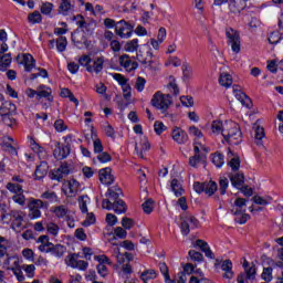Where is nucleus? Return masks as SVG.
<instances>
[{"label": "nucleus", "instance_id": "obj_53", "mask_svg": "<svg viewBox=\"0 0 283 283\" xmlns=\"http://www.w3.org/2000/svg\"><path fill=\"white\" fill-rule=\"evenodd\" d=\"M46 231L50 233V235H53V238H56L59 235V231H61V228L54 222H50L46 224Z\"/></svg>", "mask_w": 283, "mask_h": 283}, {"label": "nucleus", "instance_id": "obj_55", "mask_svg": "<svg viewBox=\"0 0 283 283\" xmlns=\"http://www.w3.org/2000/svg\"><path fill=\"white\" fill-rule=\"evenodd\" d=\"M271 200H273V198H271V197H266V198H263L261 196L253 197V202L255 205H261L263 207H266V205H271Z\"/></svg>", "mask_w": 283, "mask_h": 283}, {"label": "nucleus", "instance_id": "obj_38", "mask_svg": "<svg viewBox=\"0 0 283 283\" xmlns=\"http://www.w3.org/2000/svg\"><path fill=\"white\" fill-rule=\"evenodd\" d=\"M12 63V54L7 53L1 56L0 59V71L6 72L8 67H10V64Z\"/></svg>", "mask_w": 283, "mask_h": 283}, {"label": "nucleus", "instance_id": "obj_56", "mask_svg": "<svg viewBox=\"0 0 283 283\" xmlns=\"http://www.w3.org/2000/svg\"><path fill=\"white\" fill-rule=\"evenodd\" d=\"M212 163L218 167V169H220V167L224 165V155L216 153L212 157Z\"/></svg>", "mask_w": 283, "mask_h": 283}, {"label": "nucleus", "instance_id": "obj_5", "mask_svg": "<svg viewBox=\"0 0 283 283\" xmlns=\"http://www.w3.org/2000/svg\"><path fill=\"white\" fill-rule=\"evenodd\" d=\"M28 209L30 220H39L41 218V209H48V203L41 199L29 198Z\"/></svg>", "mask_w": 283, "mask_h": 283}, {"label": "nucleus", "instance_id": "obj_32", "mask_svg": "<svg viewBox=\"0 0 283 283\" xmlns=\"http://www.w3.org/2000/svg\"><path fill=\"white\" fill-rule=\"evenodd\" d=\"M244 211L247 210H235L234 211V222H237L238 224H247V222H249V218H251V216H249L248 213H244Z\"/></svg>", "mask_w": 283, "mask_h": 283}, {"label": "nucleus", "instance_id": "obj_15", "mask_svg": "<svg viewBox=\"0 0 283 283\" xmlns=\"http://www.w3.org/2000/svg\"><path fill=\"white\" fill-rule=\"evenodd\" d=\"M247 9V2L244 0H230L229 1V11L230 14H234V17H240L242 11Z\"/></svg>", "mask_w": 283, "mask_h": 283}, {"label": "nucleus", "instance_id": "obj_16", "mask_svg": "<svg viewBox=\"0 0 283 283\" xmlns=\"http://www.w3.org/2000/svg\"><path fill=\"white\" fill-rule=\"evenodd\" d=\"M149 149H151V145L146 136L140 137L139 144H135V151L139 158H145V154L149 151Z\"/></svg>", "mask_w": 283, "mask_h": 283}, {"label": "nucleus", "instance_id": "obj_42", "mask_svg": "<svg viewBox=\"0 0 283 283\" xmlns=\"http://www.w3.org/2000/svg\"><path fill=\"white\" fill-rule=\"evenodd\" d=\"M8 247H10V241L6 237L0 235V259L8 255Z\"/></svg>", "mask_w": 283, "mask_h": 283}, {"label": "nucleus", "instance_id": "obj_9", "mask_svg": "<svg viewBox=\"0 0 283 283\" xmlns=\"http://www.w3.org/2000/svg\"><path fill=\"white\" fill-rule=\"evenodd\" d=\"M70 171H71V168L67 165V163H63L57 169L52 170L50 178L51 180H56L57 182H62L63 178H66V176H70Z\"/></svg>", "mask_w": 283, "mask_h": 283}, {"label": "nucleus", "instance_id": "obj_23", "mask_svg": "<svg viewBox=\"0 0 283 283\" xmlns=\"http://www.w3.org/2000/svg\"><path fill=\"white\" fill-rule=\"evenodd\" d=\"M48 171H50V166L48 161H41L40 165L36 166L34 176L36 180H43L45 176H48Z\"/></svg>", "mask_w": 283, "mask_h": 283}, {"label": "nucleus", "instance_id": "obj_36", "mask_svg": "<svg viewBox=\"0 0 283 283\" xmlns=\"http://www.w3.org/2000/svg\"><path fill=\"white\" fill-rule=\"evenodd\" d=\"M67 212L69 210L65 206H54L51 208V213H53L55 218H65Z\"/></svg>", "mask_w": 283, "mask_h": 283}, {"label": "nucleus", "instance_id": "obj_35", "mask_svg": "<svg viewBox=\"0 0 283 283\" xmlns=\"http://www.w3.org/2000/svg\"><path fill=\"white\" fill-rule=\"evenodd\" d=\"M12 143H14V139H12L11 137L7 136L2 138V144H3V147H6L7 151H9L11 156H17V148L12 146Z\"/></svg>", "mask_w": 283, "mask_h": 283}, {"label": "nucleus", "instance_id": "obj_48", "mask_svg": "<svg viewBox=\"0 0 283 283\" xmlns=\"http://www.w3.org/2000/svg\"><path fill=\"white\" fill-rule=\"evenodd\" d=\"M77 200L82 213H87V205L91 202L90 197L87 195H83Z\"/></svg>", "mask_w": 283, "mask_h": 283}, {"label": "nucleus", "instance_id": "obj_39", "mask_svg": "<svg viewBox=\"0 0 283 283\" xmlns=\"http://www.w3.org/2000/svg\"><path fill=\"white\" fill-rule=\"evenodd\" d=\"M13 114L14 113H0V123H3L7 127H12L14 125Z\"/></svg>", "mask_w": 283, "mask_h": 283}, {"label": "nucleus", "instance_id": "obj_41", "mask_svg": "<svg viewBox=\"0 0 283 283\" xmlns=\"http://www.w3.org/2000/svg\"><path fill=\"white\" fill-rule=\"evenodd\" d=\"M113 210L115 213H125L127 211V205L122 199L113 201Z\"/></svg>", "mask_w": 283, "mask_h": 283}, {"label": "nucleus", "instance_id": "obj_49", "mask_svg": "<svg viewBox=\"0 0 283 283\" xmlns=\"http://www.w3.org/2000/svg\"><path fill=\"white\" fill-rule=\"evenodd\" d=\"M218 191V184L216 181L205 182V193L213 196Z\"/></svg>", "mask_w": 283, "mask_h": 283}, {"label": "nucleus", "instance_id": "obj_18", "mask_svg": "<svg viewBox=\"0 0 283 283\" xmlns=\"http://www.w3.org/2000/svg\"><path fill=\"white\" fill-rule=\"evenodd\" d=\"M72 12H74V3L70 0H61L57 8V14H62V17H70Z\"/></svg>", "mask_w": 283, "mask_h": 283}, {"label": "nucleus", "instance_id": "obj_12", "mask_svg": "<svg viewBox=\"0 0 283 283\" xmlns=\"http://www.w3.org/2000/svg\"><path fill=\"white\" fill-rule=\"evenodd\" d=\"M71 151H72V148L69 144L61 145V143L56 142L55 148L53 150V156L54 158H56V160H65V158L70 156Z\"/></svg>", "mask_w": 283, "mask_h": 283}, {"label": "nucleus", "instance_id": "obj_22", "mask_svg": "<svg viewBox=\"0 0 283 283\" xmlns=\"http://www.w3.org/2000/svg\"><path fill=\"white\" fill-rule=\"evenodd\" d=\"M104 65H105L104 56L95 57V60L93 61V65L87 66V72L90 73L94 72L96 74H101V72H103Z\"/></svg>", "mask_w": 283, "mask_h": 283}, {"label": "nucleus", "instance_id": "obj_1", "mask_svg": "<svg viewBox=\"0 0 283 283\" xmlns=\"http://www.w3.org/2000/svg\"><path fill=\"white\" fill-rule=\"evenodd\" d=\"M73 21H75L76 25L81 28V30L77 29L72 33L71 35L72 42L80 50L83 48H88L90 42H87V35H85V30L90 28V24H87V22L85 21V18L81 14L74 15Z\"/></svg>", "mask_w": 283, "mask_h": 283}, {"label": "nucleus", "instance_id": "obj_50", "mask_svg": "<svg viewBox=\"0 0 283 283\" xmlns=\"http://www.w3.org/2000/svg\"><path fill=\"white\" fill-rule=\"evenodd\" d=\"M78 258H80L78 253L69 254L65 259V264L71 266V269H74L78 262Z\"/></svg>", "mask_w": 283, "mask_h": 283}, {"label": "nucleus", "instance_id": "obj_3", "mask_svg": "<svg viewBox=\"0 0 283 283\" xmlns=\"http://www.w3.org/2000/svg\"><path fill=\"white\" fill-rule=\"evenodd\" d=\"M223 138L229 145H240L242 143V132L235 122H224Z\"/></svg>", "mask_w": 283, "mask_h": 283}, {"label": "nucleus", "instance_id": "obj_59", "mask_svg": "<svg viewBox=\"0 0 283 283\" xmlns=\"http://www.w3.org/2000/svg\"><path fill=\"white\" fill-rule=\"evenodd\" d=\"M96 159L102 164L111 163L112 155H109L107 151L97 153Z\"/></svg>", "mask_w": 283, "mask_h": 283}, {"label": "nucleus", "instance_id": "obj_30", "mask_svg": "<svg viewBox=\"0 0 283 283\" xmlns=\"http://www.w3.org/2000/svg\"><path fill=\"white\" fill-rule=\"evenodd\" d=\"M231 185L235 187V189H242L244 185V175L234 174L230 177Z\"/></svg>", "mask_w": 283, "mask_h": 283}, {"label": "nucleus", "instance_id": "obj_54", "mask_svg": "<svg viewBox=\"0 0 283 283\" xmlns=\"http://www.w3.org/2000/svg\"><path fill=\"white\" fill-rule=\"evenodd\" d=\"M254 128H255L256 145H262V138H264L265 136L264 128L261 126H258L256 124H254Z\"/></svg>", "mask_w": 283, "mask_h": 283}, {"label": "nucleus", "instance_id": "obj_27", "mask_svg": "<svg viewBox=\"0 0 283 283\" xmlns=\"http://www.w3.org/2000/svg\"><path fill=\"white\" fill-rule=\"evenodd\" d=\"M29 146L31 147L32 151L38 154L39 158H45V156H48L45 148L39 145L32 137L29 138Z\"/></svg>", "mask_w": 283, "mask_h": 283}, {"label": "nucleus", "instance_id": "obj_64", "mask_svg": "<svg viewBox=\"0 0 283 283\" xmlns=\"http://www.w3.org/2000/svg\"><path fill=\"white\" fill-rule=\"evenodd\" d=\"M142 207L145 213H151V211H154V201L148 199L142 205Z\"/></svg>", "mask_w": 283, "mask_h": 283}, {"label": "nucleus", "instance_id": "obj_33", "mask_svg": "<svg viewBox=\"0 0 283 283\" xmlns=\"http://www.w3.org/2000/svg\"><path fill=\"white\" fill-rule=\"evenodd\" d=\"M53 11L54 3L45 1L40 4V12L41 14H44V17H52Z\"/></svg>", "mask_w": 283, "mask_h": 283}, {"label": "nucleus", "instance_id": "obj_25", "mask_svg": "<svg viewBox=\"0 0 283 283\" xmlns=\"http://www.w3.org/2000/svg\"><path fill=\"white\" fill-rule=\"evenodd\" d=\"M233 94L237 98V101H240L241 105H243V107H251V98L249 96H247V94H244L243 92H241L240 90H238V87L233 86Z\"/></svg>", "mask_w": 283, "mask_h": 283}, {"label": "nucleus", "instance_id": "obj_43", "mask_svg": "<svg viewBox=\"0 0 283 283\" xmlns=\"http://www.w3.org/2000/svg\"><path fill=\"white\" fill-rule=\"evenodd\" d=\"M6 188L8 191H10V193H13V196L24 192L23 186H21V184L8 182Z\"/></svg>", "mask_w": 283, "mask_h": 283}, {"label": "nucleus", "instance_id": "obj_20", "mask_svg": "<svg viewBox=\"0 0 283 283\" xmlns=\"http://www.w3.org/2000/svg\"><path fill=\"white\" fill-rule=\"evenodd\" d=\"M221 271L224 273L222 274V277L224 280H233L234 273H233V262L231 260H224L221 263Z\"/></svg>", "mask_w": 283, "mask_h": 283}, {"label": "nucleus", "instance_id": "obj_2", "mask_svg": "<svg viewBox=\"0 0 283 283\" xmlns=\"http://www.w3.org/2000/svg\"><path fill=\"white\" fill-rule=\"evenodd\" d=\"M1 218L2 220H10L11 229L15 231V233H21L25 229V213L21 210H11L8 212L6 210V206L1 208Z\"/></svg>", "mask_w": 283, "mask_h": 283}, {"label": "nucleus", "instance_id": "obj_34", "mask_svg": "<svg viewBox=\"0 0 283 283\" xmlns=\"http://www.w3.org/2000/svg\"><path fill=\"white\" fill-rule=\"evenodd\" d=\"M211 132L216 136L220 134L224 136V123H222L221 120H213L211 124Z\"/></svg>", "mask_w": 283, "mask_h": 283}, {"label": "nucleus", "instance_id": "obj_37", "mask_svg": "<svg viewBox=\"0 0 283 283\" xmlns=\"http://www.w3.org/2000/svg\"><path fill=\"white\" fill-rule=\"evenodd\" d=\"M219 84L222 87H229L230 85H233V77L229 73H221L219 76Z\"/></svg>", "mask_w": 283, "mask_h": 283}, {"label": "nucleus", "instance_id": "obj_8", "mask_svg": "<svg viewBox=\"0 0 283 283\" xmlns=\"http://www.w3.org/2000/svg\"><path fill=\"white\" fill-rule=\"evenodd\" d=\"M154 53L151 51L146 52V56H143V54H137V61L142 63V65L145 67V70H150V72H156L158 70V62L153 61Z\"/></svg>", "mask_w": 283, "mask_h": 283}, {"label": "nucleus", "instance_id": "obj_11", "mask_svg": "<svg viewBox=\"0 0 283 283\" xmlns=\"http://www.w3.org/2000/svg\"><path fill=\"white\" fill-rule=\"evenodd\" d=\"M197 227H198V219H196V217L191 214L186 216L180 226L182 235H187L188 233H191V229H196Z\"/></svg>", "mask_w": 283, "mask_h": 283}, {"label": "nucleus", "instance_id": "obj_46", "mask_svg": "<svg viewBox=\"0 0 283 283\" xmlns=\"http://www.w3.org/2000/svg\"><path fill=\"white\" fill-rule=\"evenodd\" d=\"M42 200H49V202H59V196L52 190H45L41 195Z\"/></svg>", "mask_w": 283, "mask_h": 283}, {"label": "nucleus", "instance_id": "obj_52", "mask_svg": "<svg viewBox=\"0 0 283 283\" xmlns=\"http://www.w3.org/2000/svg\"><path fill=\"white\" fill-rule=\"evenodd\" d=\"M56 50L57 52H65L67 49V38L65 36H60L56 41Z\"/></svg>", "mask_w": 283, "mask_h": 283}, {"label": "nucleus", "instance_id": "obj_60", "mask_svg": "<svg viewBox=\"0 0 283 283\" xmlns=\"http://www.w3.org/2000/svg\"><path fill=\"white\" fill-rule=\"evenodd\" d=\"M145 85H147V80H145V77L138 76L135 82V90L143 92L145 90Z\"/></svg>", "mask_w": 283, "mask_h": 283}, {"label": "nucleus", "instance_id": "obj_6", "mask_svg": "<svg viewBox=\"0 0 283 283\" xmlns=\"http://www.w3.org/2000/svg\"><path fill=\"white\" fill-rule=\"evenodd\" d=\"M226 36L228 39V44L231 45L232 52H234V54H240V32H238L233 28H227Z\"/></svg>", "mask_w": 283, "mask_h": 283}, {"label": "nucleus", "instance_id": "obj_10", "mask_svg": "<svg viewBox=\"0 0 283 283\" xmlns=\"http://www.w3.org/2000/svg\"><path fill=\"white\" fill-rule=\"evenodd\" d=\"M78 187L80 184L76 181V179H71L63 184L62 191L66 198H75V196L78 193Z\"/></svg>", "mask_w": 283, "mask_h": 283}, {"label": "nucleus", "instance_id": "obj_63", "mask_svg": "<svg viewBox=\"0 0 283 283\" xmlns=\"http://www.w3.org/2000/svg\"><path fill=\"white\" fill-rule=\"evenodd\" d=\"M136 223L134 222V219L124 217L122 219V227L126 230L132 229Z\"/></svg>", "mask_w": 283, "mask_h": 283}, {"label": "nucleus", "instance_id": "obj_47", "mask_svg": "<svg viewBox=\"0 0 283 283\" xmlns=\"http://www.w3.org/2000/svg\"><path fill=\"white\" fill-rule=\"evenodd\" d=\"M65 245L62 244H55L53 243L52 248H51V253L52 255H55V258H63V255L65 254Z\"/></svg>", "mask_w": 283, "mask_h": 283}, {"label": "nucleus", "instance_id": "obj_26", "mask_svg": "<svg viewBox=\"0 0 283 283\" xmlns=\"http://www.w3.org/2000/svg\"><path fill=\"white\" fill-rule=\"evenodd\" d=\"M181 72H182L184 83H189V81H191V78H193V67H191V64L189 62L182 63Z\"/></svg>", "mask_w": 283, "mask_h": 283}, {"label": "nucleus", "instance_id": "obj_14", "mask_svg": "<svg viewBox=\"0 0 283 283\" xmlns=\"http://www.w3.org/2000/svg\"><path fill=\"white\" fill-rule=\"evenodd\" d=\"M21 268V259L19 255H7L3 261V269L7 271H17V269Z\"/></svg>", "mask_w": 283, "mask_h": 283}, {"label": "nucleus", "instance_id": "obj_57", "mask_svg": "<svg viewBox=\"0 0 283 283\" xmlns=\"http://www.w3.org/2000/svg\"><path fill=\"white\" fill-rule=\"evenodd\" d=\"M261 277L262 280H264L265 283L271 282V280H273V269L272 268L263 269Z\"/></svg>", "mask_w": 283, "mask_h": 283}, {"label": "nucleus", "instance_id": "obj_40", "mask_svg": "<svg viewBox=\"0 0 283 283\" xmlns=\"http://www.w3.org/2000/svg\"><path fill=\"white\" fill-rule=\"evenodd\" d=\"M28 21L32 25H36V23H43V15L39 11H33L29 13Z\"/></svg>", "mask_w": 283, "mask_h": 283}, {"label": "nucleus", "instance_id": "obj_62", "mask_svg": "<svg viewBox=\"0 0 283 283\" xmlns=\"http://www.w3.org/2000/svg\"><path fill=\"white\" fill-rule=\"evenodd\" d=\"M279 41H282V35L280 34V32H272L269 36V43H271L272 45H277Z\"/></svg>", "mask_w": 283, "mask_h": 283}, {"label": "nucleus", "instance_id": "obj_58", "mask_svg": "<svg viewBox=\"0 0 283 283\" xmlns=\"http://www.w3.org/2000/svg\"><path fill=\"white\" fill-rule=\"evenodd\" d=\"M13 202L20 207H25V195L23 192H18V195L12 196Z\"/></svg>", "mask_w": 283, "mask_h": 283}, {"label": "nucleus", "instance_id": "obj_4", "mask_svg": "<svg viewBox=\"0 0 283 283\" xmlns=\"http://www.w3.org/2000/svg\"><path fill=\"white\" fill-rule=\"evenodd\" d=\"M151 105L155 109H159L161 114H165L169 109V105H171V95L157 92L151 98Z\"/></svg>", "mask_w": 283, "mask_h": 283}, {"label": "nucleus", "instance_id": "obj_51", "mask_svg": "<svg viewBox=\"0 0 283 283\" xmlns=\"http://www.w3.org/2000/svg\"><path fill=\"white\" fill-rule=\"evenodd\" d=\"M159 271L163 273L166 280V283H174L171 277H169V268L167 266V263L165 262L159 263Z\"/></svg>", "mask_w": 283, "mask_h": 283}, {"label": "nucleus", "instance_id": "obj_45", "mask_svg": "<svg viewBox=\"0 0 283 283\" xmlns=\"http://www.w3.org/2000/svg\"><path fill=\"white\" fill-rule=\"evenodd\" d=\"M170 187L175 193V196L180 197L184 193L182 184L178 181V179H172L170 182Z\"/></svg>", "mask_w": 283, "mask_h": 283}, {"label": "nucleus", "instance_id": "obj_21", "mask_svg": "<svg viewBox=\"0 0 283 283\" xmlns=\"http://www.w3.org/2000/svg\"><path fill=\"white\" fill-rule=\"evenodd\" d=\"M99 182H102V185H112L114 182V175H112V168L106 167L99 170Z\"/></svg>", "mask_w": 283, "mask_h": 283}, {"label": "nucleus", "instance_id": "obj_13", "mask_svg": "<svg viewBox=\"0 0 283 283\" xmlns=\"http://www.w3.org/2000/svg\"><path fill=\"white\" fill-rule=\"evenodd\" d=\"M17 62L20 65H24L25 72H32L36 65V61H34V57L30 53H24L22 55L17 56Z\"/></svg>", "mask_w": 283, "mask_h": 283}, {"label": "nucleus", "instance_id": "obj_24", "mask_svg": "<svg viewBox=\"0 0 283 283\" xmlns=\"http://www.w3.org/2000/svg\"><path fill=\"white\" fill-rule=\"evenodd\" d=\"M41 98H46L49 103H52L54 101V97L52 96V88L45 85H40L38 87V101H41Z\"/></svg>", "mask_w": 283, "mask_h": 283}, {"label": "nucleus", "instance_id": "obj_7", "mask_svg": "<svg viewBox=\"0 0 283 283\" xmlns=\"http://www.w3.org/2000/svg\"><path fill=\"white\" fill-rule=\"evenodd\" d=\"M132 32H134V25L125 20L118 21L115 25V34L119 36V39H129Z\"/></svg>", "mask_w": 283, "mask_h": 283}, {"label": "nucleus", "instance_id": "obj_28", "mask_svg": "<svg viewBox=\"0 0 283 283\" xmlns=\"http://www.w3.org/2000/svg\"><path fill=\"white\" fill-rule=\"evenodd\" d=\"M120 196H123V190H120V188L117 186L108 188L106 192V198H109L113 202L120 200Z\"/></svg>", "mask_w": 283, "mask_h": 283}, {"label": "nucleus", "instance_id": "obj_19", "mask_svg": "<svg viewBox=\"0 0 283 283\" xmlns=\"http://www.w3.org/2000/svg\"><path fill=\"white\" fill-rule=\"evenodd\" d=\"M172 140L175 143H178V145H185L189 140V135H187V132L180 129L179 127H176L172 133Z\"/></svg>", "mask_w": 283, "mask_h": 283}, {"label": "nucleus", "instance_id": "obj_31", "mask_svg": "<svg viewBox=\"0 0 283 283\" xmlns=\"http://www.w3.org/2000/svg\"><path fill=\"white\" fill-rule=\"evenodd\" d=\"M14 112H17V105L11 101L2 103L0 106V114H14Z\"/></svg>", "mask_w": 283, "mask_h": 283}, {"label": "nucleus", "instance_id": "obj_17", "mask_svg": "<svg viewBox=\"0 0 283 283\" xmlns=\"http://www.w3.org/2000/svg\"><path fill=\"white\" fill-rule=\"evenodd\" d=\"M119 65L126 70V72H134L138 70V62L133 61L132 57L127 54H124L119 57Z\"/></svg>", "mask_w": 283, "mask_h": 283}, {"label": "nucleus", "instance_id": "obj_61", "mask_svg": "<svg viewBox=\"0 0 283 283\" xmlns=\"http://www.w3.org/2000/svg\"><path fill=\"white\" fill-rule=\"evenodd\" d=\"M126 52H136L138 50V39H134L126 43L125 45Z\"/></svg>", "mask_w": 283, "mask_h": 283}, {"label": "nucleus", "instance_id": "obj_29", "mask_svg": "<svg viewBox=\"0 0 283 283\" xmlns=\"http://www.w3.org/2000/svg\"><path fill=\"white\" fill-rule=\"evenodd\" d=\"M228 158H230V161L228 163L229 167H231L232 171H238V169H240V157L234 156L233 151L229 149Z\"/></svg>", "mask_w": 283, "mask_h": 283}, {"label": "nucleus", "instance_id": "obj_44", "mask_svg": "<svg viewBox=\"0 0 283 283\" xmlns=\"http://www.w3.org/2000/svg\"><path fill=\"white\" fill-rule=\"evenodd\" d=\"M158 277V274L155 270H146L140 274V280L145 283L149 282V280H156Z\"/></svg>", "mask_w": 283, "mask_h": 283}]
</instances>
